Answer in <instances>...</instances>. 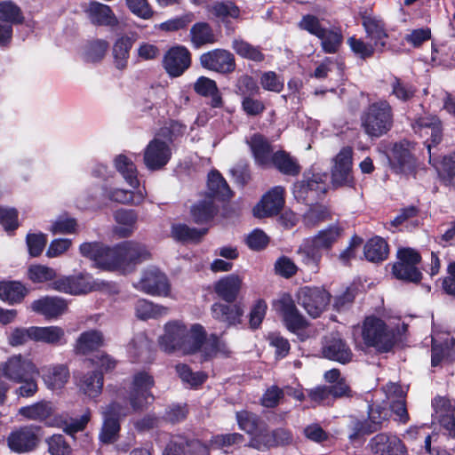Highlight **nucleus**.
Returning a JSON list of instances; mask_svg holds the SVG:
<instances>
[{"mask_svg":"<svg viewBox=\"0 0 455 455\" xmlns=\"http://www.w3.org/2000/svg\"><path fill=\"white\" fill-rule=\"evenodd\" d=\"M387 401L382 403H372L368 406V419L360 423L359 432L371 434L383 427L393 411L398 419L405 423L409 420L405 401L403 397V390L397 384L390 383L384 387Z\"/></svg>","mask_w":455,"mask_h":455,"instance_id":"nucleus-1","label":"nucleus"},{"mask_svg":"<svg viewBox=\"0 0 455 455\" xmlns=\"http://www.w3.org/2000/svg\"><path fill=\"white\" fill-rule=\"evenodd\" d=\"M0 371L5 379L20 384L15 390L18 396L28 398L37 393L39 369L31 359L21 355H12L1 364Z\"/></svg>","mask_w":455,"mask_h":455,"instance_id":"nucleus-2","label":"nucleus"},{"mask_svg":"<svg viewBox=\"0 0 455 455\" xmlns=\"http://www.w3.org/2000/svg\"><path fill=\"white\" fill-rule=\"evenodd\" d=\"M198 351L202 353L204 360L210 359L219 353L222 355L229 353L225 342L215 334L207 337L206 331L201 324L195 323L190 328L186 326L181 353L189 355Z\"/></svg>","mask_w":455,"mask_h":455,"instance_id":"nucleus-3","label":"nucleus"},{"mask_svg":"<svg viewBox=\"0 0 455 455\" xmlns=\"http://www.w3.org/2000/svg\"><path fill=\"white\" fill-rule=\"evenodd\" d=\"M362 127L371 138L386 134L393 125V110L387 100L370 104L361 116Z\"/></svg>","mask_w":455,"mask_h":455,"instance_id":"nucleus-4","label":"nucleus"},{"mask_svg":"<svg viewBox=\"0 0 455 455\" xmlns=\"http://www.w3.org/2000/svg\"><path fill=\"white\" fill-rule=\"evenodd\" d=\"M415 133L421 138H427L424 141L428 155L429 164L438 169V161L435 157L432 149L435 148L443 140V124L438 116L433 115H425L418 117L411 124Z\"/></svg>","mask_w":455,"mask_h":455,"instance_id":"nucleus-5","label":"nucleus"},{"mask_svg":"<svg viewBox=\"0 0 455 455\" xmlns=\"http://www.w3.org/2000/svg\"><path fill=\"white\" fill-rule=\"evenodd\" d=\"M362 335L366 346L379 352H388L395 344L394 333L387 329L383 320L375 316L366 317Z\"/></svg>","mask_w":455,"mask_h":455,"instance_id":"nucleus-6","label":"nucleus"},{"mask_svg":"<svg viewBox=\"0 0 455 455\" xmlns=\"http://www.w3.org/2000/svg\"><path fill=\"white\" fill-rule=\"evenodd\" d=\"M130 412L127 404L113 401L102 409V427L99 439L102 443H113L117 441L121 429L120 420Z\"/></svg>","mask_w":455,"mask_h":455,"instance_id":"nucleus-7","label":"nucleus"},{"mask_svg":"<svg viewBox=\"0 0 455 455\" xmlns=\"http://www.w3.org/2000/svg\"><path fill=\"white\" fill-rule=\"evenodd\" d=\"M328 175L326 173H313L311 176L304 175L302 180L293 186V195L295 198L306 204L321 198L328 189Z\"/></svg>","mask_w":455,"mask_h":455,"instance_id":"nucleus-8","label":"nucleus"},{"mask_svg":"<svg viewBox=\"0 0 455 455\" xmlns=\"http://www.w3.org/2000/svg\"><path fill=\"white\" fill-rule=\"evenodd\" d=\"M398 261L393 266V275L399 280L419 283L422 274L417 267L421 257L411 248H402L397 251Z\"/></svg>","mask_w":455,"mask_h":455,"instance_id":"nucleus-9","label":"nucleus"},{"mask_svg":"<svg viewBox=\"0 0 455 455\" xmlns=\"http://www.w3.org/2000/svg\"><path fill=\"white\" fill-rule=\"evenodd\" d=\"M154 385V378L148 372L139 371L134 374L127 396V400L134 411L143 410L148 403V399H154L151 393Z\"/></svg>","mask_w":455,"mask_h":455,"instance_id":"nucleus-10","label":"nucleus"},{"mask_svg":"<svg viewBox=\"0 0 455 455\" xmlns=\"http://www.w3.org/2000/svg\"><path fill=\"white\" fill-rule=\"evenodd\" d=\"M49 286L52 290L71 295L85 294L99 288L98 283L87 273L61 276Z\"/></svg>","mask_w":455,"mask_h":455,"instance_id":"nucleus-11","label":"nucleus"},{"mask_svg":"<svg viewBox=\"0 0 455 455\" xmlns=\"http://www.w3.org/2000/svg\"><path fill=\"white\" fill-rule=\"evenodd\" d=\"M172 138L168 141L155 137L144 149L143 160L146 167L150 171L164 168L172 157Z\"/></svg>","mask_w":455,"mask_h":455,"instance_id":"nucleus-12","label":"nucleus"},{"mask_svg":"<svg viewBox=\"0 0 455 455\" xmlns=\"http://www.w3.org/2000/svg\"><path fill=\"white\" fill-rule=\"evenodd\" d=\"M40 430V427L28 425L12 431L7 437L9 448L16 453L34 451L39 443Z\"/></svg>","mask_w":455,"mask_h":455,"instance_id":"nucleus-13","label":"nucleus"},{"mask_svg":"<svg viewBox=\"0 0 455 455\" xmlns=\"http://www.w3.org/2000/svg\"><path fill=\"white\" fill-rule=\"evenodd\" d=\"M331 295L319 287H303L298 292V303L313 318L318 317L330 302Z\"/></svg>","mask_w":455,"mask_h":455,"instance_id":"nucleus-14","label":"nucleus"},{"mask_svg":"<svg viewBox=\"0 0 455 455\" xmlns=\"http://www.w3.org/2000/svg\"><path fill=\"white\" fill-rule=\"evenodd\" d=\"M134 286L137 290L152 296L166 297L170 293L167 276L155 267L147 268L140 282Z\"/></svg>","mask_w":455,"mask_h":455,"instance_id":"nucleus-15","label":"nucleus"},{"mask_svg":"<svg viewBox=\"0 0 455 455\" xmlns=\"http://www.w3.org/2000/svg\"><path fill=\"white\" fill-rule=\"evenodd\" d=\"M353 148L344 147L334 158L331 170V180L335 187H352L354 183L352 176Z\"/></svg>","mask_w":455,"mask_h":455,"instance_id":"nucleus-16","label":"nucleus"},{"mask_svg":"<svg viewBox=\"0 0 455 455\" xmlns=\"http://www.w3.org/2000/svg\"><path fill=\"white\" fill-rule=\"evenodd\" d=\"M293 442V435L288 428L278 427L271 433L267 430L258 436H251L248 447L261 451L277 446H287Z\"/></svg>","mask_w":455,"mask_h":455,"instance_id":"nucleus-17","label":"nucleus"},{"mask_svg":"<svg viewBox=\"0 0 455 455\" xmlns=\"http://www.w3.org/2000/svg\"><path fill=\"white\" fill-rule=\"evenodd\" d=\"M273 306L275 311L282 316L289 331L294 332L306 326V320L299 312L294 300L289 294H283L279 299L275 301Z\"/></svg>","mask_w":455,"mask_h":455,"instance_id":"nucleus-18","label":"nucleus"},{"mask_svg":"<svg viewBox=\"0 0 455 455\" xmlns=\"http://www.w3.org/2000/svg\"><path fill=\"white\" fill-rule=\"evenodd\" d=\"M118 245L122 271L132 269L136 265L150 259V252L144 244L125 241Z\"/></svg>","mask_w":455,"mask_h":455,"instance_id":"nucleus-19","label":"nucleus"},{"mask_svg":"<svg viewBox=\"0 0 455 455\" xmlns=\"http://www.w3.org/2000/svg\"><path fill=\"white\" fill-rule=\"evenodd\" d=\"M200 63L206 69L222 74L231 73L235 68L234 55L223 49H215L203 53Z\"/></svg>","mask_w":455,"mask_h":455,"instance_id":"nucleus-20","label":"nucleus"},{"mask_svg":"<svg viewBox=\"0 0 455 455\" xmlns=\"http://www.w3.org/2000/svg\"><path fill=\"white\" fill-rule=\"evenodd\" d=\"M284 204V188L276 186L267 192L261 200L254 206L253 215L257 218H266L277 215Z\"/></svg>","mask_w":455,"mask_h":455,"instance_id":"nucleus-21","label":"nucleus"},{"mask_svg":"<svg viewBox=\"0 0 455 455\" xmlns=\"http://www.w3.org/2000/svg\"><path fill=\"white\" fill-rule=\"evenodd\" d=\"M369 447L374 455H406L407 449L395 435L379 433L369 442Z\"/></svg>","mask_w":455,"mask_h":455,"instance_id":"nucleus-22","label":"nucleus"},{"mask_svg":"<svg viewBox=\"0 0 455 455\" xmlns=\"http://www.w3.org/2000/svg\"><path fill=\"white\" fill-rule=\"evenodd\" d=\"M185 335L186 325L182 322H168L164 325V334L159 339V346L166 353H181Z\"/></svg>","mask_w":455,"mask_h":455,"instance_id":"nucleus-23","label":"nucleus"},{"mask_svg":"<svg viewBox=\"0 0 455 455\" xmlns=\"http://www.w3.org/2000/svg\"><path fill=\"white\" fill-rule=\"evenodd\" d=\"M191 64V54L184 46L171 48L164 59V67L172 77L181 76Z\"/></svg>","mask_w":455,"mask_h":455,"instance_id":"nucleus-24","label":"nucleus"},{"mask_svg":"<svg viewBox=\"0 0 455 455\" xmlns=\"http://www.w3.org/2000/svg\"><path fill=\"white\" fill-rule=\"evenodd\" d=\"M39 375L45 387L52 391L62 389L70 377L68 367L63 363L42 366L39 369Z\"/></svg>","mask_w":455,"mask_h":455,"instance_id":"nucleus-25","label":"nucleus"},{"mask_svg":"<svg viewBox=\"0 0 455 455\" xmlns=\"http://www.w3.org/2000/svg\"><path fill=\"white\" fill-rule=\"evenodd\" d=\"M360 15L368 38L373 41L376 48L383 49L386 46L385 39L387 37V34L382 20L367 12H361Z\"/></svg>","mask_w":455,"mask_h":455,"instance_id":"nucleus-26","label":"nucleus"},{"mask_svg":"<svg viewBox=\"0 0 455 455\" xmlns=\"http://www.w3.org/2000/svg\"><path fill=\"white\" fill-rule=\"evenodd\" d=\"M164 455H210V449L198 439H180L171 442Z\"/></svg>","mask_w":455,"mask_h":455,"instance_id":"nucleus-27","label":"nucleus"},{"mask_svg":"<svg viewBox=\"0 0 455 455\" xmlns=\"http://www.w3.org/2000/svg\"><path fill=\"white\" fill-rule=\"evenodd\" d=\"M85 12L93 25L114 28L118 24V20L112 9L100 2H91Z\"/></svg>","mask_w":455,"mask_h":455,"instance_id":"nucleus-28","label":"nucleus"},{"mask_svg":"<svg viewBox=\"0 0 455 455\" xmlns=\"http://www.w3.org/2000/svg\"><path fill=\"white\" fill-rule=\"evenodd\" d=\"M301 263H303L309 270L316 273L323 257V251L314 242L311 237H307L302 241L296 251Z\"/></svg>","mask_w":455,"mask_h":455,"instance_id":"nucleus-29","label":"nucleus"},{"mask_svg":"<svg viewBox=\"0 0 455 455\" xmlns=\"http://www.w3.org/2000/svg\"><path fill=\"white\" fill-rule=\"evenodd\" d=\"M392 169L397 173L408 174L414 170L415 161L403 143H395L390 158Z\"/></svg>","mask_w":455,"mask_h":455,"instance_id":"nucleus-30","label":"nucleus"},{"mask_svg":"<svg viewBox=\"0 0 455 455\" xmlns=\"http://www.w3.org/2000/svg\"><path fill=\"white\" fill-rule=\"evenodd\" d=\"M205 196L213 201H228L232 197V191L222 175L216 170L209 172Z\"/></svg>","mask_w":455,"mask_h":455,"instance_id":"nucleus-31","label":"nucleus"},{"mask_svg":"<svg viewBox=\"0 0 455 455\" xmlns=\"http://www.w3.org/2000/svg\"><path fill=\"white\" fill-rule=\"evenodd\" d=\"M32 335L33 341L42 342L54 347L64 346L68 342L65 331L60 326H35V330L32 331Z\"/></svg>","mask_w":455,"mask_h":455,"instance_id":"nucleus-32","label":"nucleus"},{"mask_svg":"<svg viewBox=\"0 0 455 455\" xmlns=\"http://www.w3.org/2000/svg\"><path fill=\"white\" fill-rule=\"evenodd\" d=\"M323 354L325 358L347 363L351 361L353 354L347 343L340 338L332 337L328 339L323 347Z\"/></svg>","mask_w":455,"mask_h":455,"instance_id":"nucleus-33","label":"nucleus"},{"mask_svg":"<svg viewBox=\"0 0 455 455\" xmlns=\"http://www.w3.org/2000/svg\"><path fill=\"white\" fill-rule=\"evenodd\" d=\"M31 308L45 317H56L66 311L67 303L65 299L59 297H44L33 301Z\"/></svg>","mask_w":455,"mask_h":455,"instance_id":"nucleus-34","label":"nucleus"},{"mask_svg":"<svg viewBox=\"0 0 455 455\" xmlns=\"http://www.w3.org/2000/svg\"><path fill=\"white\" fill-rule=\"evenodd\" d=\"M238 427L252 436H258L267 430V424L260 417L248 411H240L235 414Z\"/></svg>","mask_w":455,"mask_h":455,"instance_id":"nucleus-35","label":"nucleus"},{"mask_svg":"<svg viewBox=\"0 0 455 455\" xmlns=\"http://www.w3.org/2000/svg\"><path fill=\"white\" fill-rule=\"evenodd\" d=\"M103 195L112 202L123 204H140L147 193L145 190L138 189L136 192L116 188H103Z\"/></svg>","mask_w":455,"mask_h":455,"instance_id":"nucleus-36","label":"nucleus"},{"mask_svg":"<svg viewBox=\"0 0 455 455\" xmlns=\"http://www.w3.org/2000/svg\"><path fill=\"white\" fill-rule=\"evenodd\" d=\"M243 314V310L238 305L216 302L212 306V317L228 326L240 323Z\"/></svg>","mask_w":455,"mask_h":455,"instance_id":"nucleus-37","label":"nucleus"},{"mask_svg":"<svg viewBox=\"0 0 455 455\" xmlns=\"http://www.w3.org/2000/svg\"><path fill=\"white\" fill-rule=\"evenodd\" d=\"M256 163L260 166L268 165L272 161V148L268 140L260 134H254L249 141Z\"/></svg>","mask_w":455,"mask_h":455,"instance_id":"nucleus-38","label":"nucleus"},{"mask_svg":"<svg viewBox=\"0 0 455 455\" xmlns=\"http://www.w3.org/2000/svg\"><path fill=\"white\" fill-rule=\"evenodd\" d=\"M242 280L236 275H228L215 284L216 293L225 301L233 302L235 300L240 291Z\"/></svg>","mask_w":455,"mask_h":455,"instance_id":"nucleus-39","label":"nucleus"},{"mask_svg":"<svg viewBox=\"0 0 455 455\" xmlns=\"http://www.w3.org/2000/svg\"><path fill=\"white\" fill-rule=\"evenodd\" d=\"M195 92L202 97H211L212 108H221L223 100L216 82L206 76H200L194 84Z\"/></svg>","mask_w":455,"mask_h":455,"instance_id":"nucleus-40","label":"nucleus"},{"mask_svg":"<svg viewBox=\"0 0 455 455\" xmlns=\"http://www.w3.org/2000/svg\"><path fill=\"white\" fill-rule=\"evenodd\" d=\"M114 217L117 223V226L114 228L115 234L120 237H127L133 233L138 220V215L134 210H117Z\"/></svg>","mask_w":455,"mask_h":455,"instance_id":"nucleus-41","label":"nucleus"},{"mask_svg":"<svg viewBox=\"0 0 455 455\" xmlns=\"http://www.w3.org/2000/svg\"><path fill=\"white\" fill-rule=\"evenodd\" d=\"M342 234L343 228L341 226L339 223H334L310 237L322 251H326L330 250L337 243Z\"/></svg>","mask_w":455,"mask_h":455,"instance_id":"nucleus-42","label":"nucleus"},{"mask_svg":"<svg viewBox=\"0 0 455 455\" xmlns=\"http://www.w3.org/2000/svg\"><path fill=\"white\" fill-rule=\"evenodd\" d=\"M114 164L117 172L132 188H137L139 187L137 168L132 159L124 154H120L115 157Z\"/></svg>","mask_w":455,"mask_h":455,"instance_id":"nucleus-43","label":"nucleus"},{"mask_svg":"<svg viewBox=\"0 0 455 455\" xmlns=\"http://www.w3.org/2000/svg\"><path fill=\"white\" fill-rule=\"evenodd\" d=\"M53 407L51 402L40 401L20 408L19 414L29 420L44 421L52 416Z\"/></svg>","mask_w":455,"mask_h":455,"instance_id":"nucleus-44","label":"nucleus"},{"mask_svg":"<svg viewBox=\"0 0 455 455\" xmlns=\"http://www.w3.org/2000/svg\"><path fill=\"white\" fill-rule=\"evenodd\" d=\"M365 259L371 262L385 260L389 253L388 244L385 239L375 236L370 239L364 245Z\"/></svg>","mask_w":455,"mask_h":455,"instance_id":"nucleus-45","label":"nucleus"},{"mask_svg":"<svg viewBox=\"0 0 455 455\" xmlns=\"http://www.w3.org/2000/svg\"><path fill=\"white\" fill-rule=\"evenodd\" d=\"M271 163L281 173L288 176H297L301 170L297 159L285 151L273 154Z\"/></svg>","mask_w":455,"mask_h":455,"instance_id":"nucleus-46","label":"nucleus"},{"mask_svg":"<svg viewBox=\"0 0 455 455\" xmlns=\"http://www.w3.org/2000/svg\"><path fill=\"white\" fill-rule=\"evenodd\" d=\"M103 345V335L100 331L91 330L80 334L76 340V351L86 355Z\"/></svg>","mask_w":455,"mask_h":455,"instance_id":"nucleus-47","label":"nucleus"},{"mask_svg":"<svg viewBox=\"0 0 455 455\" xmlns=\"http://www.w3.org/2000/svg\"><path fill=\"white\" fill-rule=\"evenodd\" d=\"M27 294L26 287L20 282H0V299L9 304L20 303Z\"/></svg>","mask_w":455,"mask_h":455,"instance_id":"nucleus-48","label":"nucleus"},{"mask_svg":"<svg viewBox=\"0 0 455 455\" xmlns=\"http://www.w3.org/2000/svg\"><path fill=\"white\" fill-rule=\"evenodd\" d=\"M218 212V207L214 201L204 196V198L194 204L191 208V214L195 222L203 224L213 219Z\"/></svg>","mask_w":455,"mask_h":455,"instance_id":"nucleus-49","label":"nucleus"},{"mask_svg":"<svg viewBox=\"0 0 455 455\" xmlns=\"http://www.w3.org/2000/svg\"><path fill=\"white\" fill-rule=\"evenodd\" d=\"M95 265L106 270H121L119 245L110 248L103 244Z\"/></svg>","mask_w":455,"mask_h":455,"instance_id":"nucleus-50","label":"nucleus"},{"mask_svg":"<svg viewBox=\"0 0 455 455\" xmlns=\"http://www.w3.org/2000/svg\"><path fill=\"white\" fill-rule=\"evenodd\" d=\"M135 312L137 317L141 320L156 319L166 315L169 313V308L141 299L135 304Z\"/></svg>","mask_w":455,"mask_h":455,"instance_id":"nucleus-51","label":"nucleus"},{"mask_svg":"<svg viewBox=\"0 0 455 455\" xmlns=\"http://www.w3.org/2000/svg\"><path fill=\"white\" fill-rule=\"evenodd\" d=\"M233 50L243 59L254 62H261L265 60V54L259 46H255L241 38H235L232 43Z\"/></svg>","mask_w":455,"mask_h":455,"instance_id":"nucleus-52","label":"nucleus"},{"mask_svg":"<svg viewBox=\"0 0 455 455\" xmlns=\"http://www.w3.org/2000/svg\"><path fill=\"white\" fill-rule=\"evenodd\" d=\"M103 374L92 371L83 376L79 381L80 389L89 397H97L102 390Z\"/></svg>","mask_w":455,"mask_h":455,"instance_id":"nucleus-53","label":"nucleus"},{"mask_svg":"<svg viewBox=\"0 0 455 455\" xmlns=\"http://www.w3.org/2000/svg\"><path fill=\"white\" fill-rule=\"evenodd\" d=\"M191 42L199 48L204 44H213L215 36L211 26L206 22H197L190 29Z\"/></svg>","mask_w":455,"mask_h":455,"instance_id":"nucleus-54","label":"nucleus"},{"mask_svg":"<svg viewBox=\"0 0 455 455\" xmlns=\"http://www.w3.org/2000/svg\"><path fill=\"white\" fill-rule=\"evenodd\" d=\"M134 40L127 36L118 38L113 46V55L116 67L124 69L127 65L129 52L133 45Z\"/></svg>","mask_w":455,"mask_h":455,"instance_id":"nucleus-55","label":"nucleus"},{"mask_svg":"<svg viewBox=\"0 0 455 455\" xmlns=\"http://www.w3.org/2000/svg\"><path fill=\"white\" fill-rule=\"evenodd\" d=\"M25 17L21 9L11 0L0 2V21L18 25L22 24Z\"/></svg>","mask_w":455,"mask_h":455,"instance_id":"nucleus-56","label":"nucleus"},{"mask_svg":"<svg viewBox=\"0 0 455 455\" xmlns=\"http://www.w3.org/2000/svg\"><path fill=\"white\" fill-rule=\"evenodd\" d=\"M205 233L204 228H189L186 224H174L172 227V238L182 243L198 242Z\"/></svg>","mask_w":455,"mask_h":455,"instance_id":"nucleus-57","label":"nucleus"},{"mask_svg":"<svg viewBox=\"0 0 455 455\" xmlns=\"http://www.w3.org/2000/svg\"><path fill=\"white\" fill-rule=\"evenodd\" d=\"M318 38L321 41L322 49L325 53H336L343 40L340 29L334 27L328 28L323 33V36Z\"/></svg>","mask_w":455,"mask_h":455,"instance_id":"nucleus-58","label":"nucleus"},{"mask_svg":"<svg viewBox=\"0 0 455 455\" xmlns=\"http://www.w3.org/2000/svg\"><path fill=\"white\" fill-rule=\"evenodd\" d=\"M331 212L328 207L323 204H312L303 214V223L308 228L315 227L319 223L330 219Z\"/></svg>","mask_w":455,"mask_h":455,"instance_id":"nucleus-59","label":"nucleus"},{"mask_svg":"<svg viewBox=\"0 0 455 455\" xmlns=\"http://www.w3.org/2000/svg\"><path fill=\"white\" fill-rule=\"evenodd\" d=\"M175 369L180 379L191 387L202 385L207 379V375L204 372L193 371L187 364H177Z\"/></svg>","mask_w":455,"mask_h":455,"instance_id":"nucleus-60","label":"nucleus"},{"mask_svg":"<svg viewBox=\"0 0 455 455\" xmlns=\"http://www.w3.org/2000/svg\"><path fill=\"white\" fill-rule=\"evenodd\" d=\"M56 271L44 265H32L28 270V276L35 283H45L56 280Z\"/></svg>","mask_w":455,"mask_h":455,"instance_id":"nucleus-61","label":"nucleus"},{"mask_svg":"<svg viewBox=\"0 0 455 455\" xmlns=\"http://www.w3.org/2000/svg\"><path fill=\"white\" fill-rule=\"evenodd\" d=\"M391 94L402 101L411 100L416 92L414 86L397 76H393L390 82Z\"/></svg>","mask_w":455,"mask_h":455,"instance_id":"nucleus-62","label":"nucleus"},{"mask_svg":"<svg viewBox=\"0 0 455 455\" xmlns=\"http://www.w3.org/2000/svg\"><path fill=\"white\" fill-rule=\"evenodd\" d=\"M261 87L267 92L279 93L284 87L283 78L275 71H265L259 76Z\"/></svg>","mask_w":455,"mask_h":455,"instance_id":"nucleus-63","label":"nucleus"},{"mask_svg":"<svg viewBox=\"0 0 455 455\" xmlns=\"http://www.w3.org/2000/svg\"><path fill=\"white\" fill-rule=\"evenodd\" d=\"M299 27L317 38L323 36L328 28L324 26L322 20L312 14L304 15L299 23Z\"/></svg>","mask_w":455,"mask_h":455,"instance_id":"nucleus-64","label":"nucleus"}]
</instances>
